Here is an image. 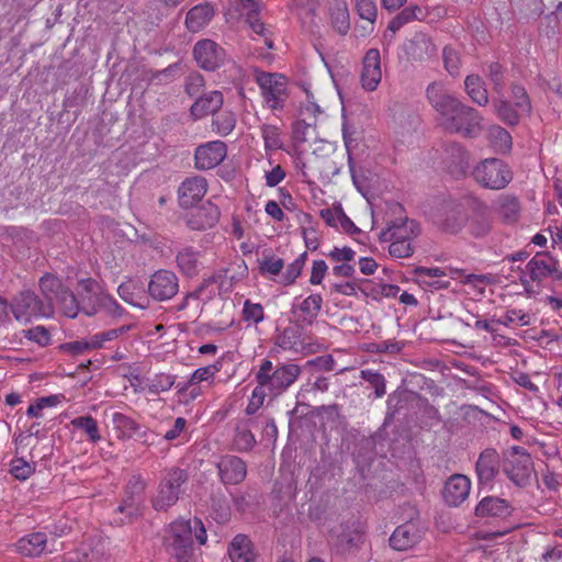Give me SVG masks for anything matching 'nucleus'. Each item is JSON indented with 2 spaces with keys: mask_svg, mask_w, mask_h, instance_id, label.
<instances>
[{
  "mask_svg": "<svg viewBox=\"0 0 562 562\" xmlns=\"http://www.w3.org/2000/svg\"><path fill=\"white\" fill-rule=\"evenodd\" d=\"M426 98L438 125L452 134L476 137L482 131V116L474 108L464 104L442 81H432L426 88Z\"/></svg>",
  "mask_w": 562,
  "mask_h": 562,
  "instance_id": "1",
  "label": "nucleus"
},
{
  "mask_svg": "<svg viewBox=\"0 0 562 562\" xmlns=\"http://www.w3.org/2000/svg\"><path fill=\"white\" fill-rule=\"evenodd\" d=\"M193 538L205 544L207 536L201 519H179L170 525L166 546L169 554L177 562H189L193 554Z\"/></svg>",
  "mask_w": 562,
  "mask_h": 562,
  "instance_id": "2",
  "label": "nucleus"
},
{
  "mask_svg": "<svg viewBox=\"0 0 562 562\" xmlns=\"http://www.w3.org/2000/svg\"><path fill=\"white\" fill-rule=\"evenodd\" d=\"M302 368L294 362L273 363L262 359L255 372V381L268 390L270 396H279L286 392L299 379Z\"/></svg>",
  "mask_w": 562,
  "mask_h": 562,
  "instance_id": "3",
  "label": "nucleus"
},
{
  "mask_svg": "<svg viewBox=\"0 0 562 562\" xmlns=\"http://www.w3.org/2000/svg\"><path fill=\"white\" fill-rule=\"evenodd\" d=\"M189 481L187 470L179 467L165 469L157 486L156 495L151 498L155 510L166 512L177 504L186 492Z\"/></svg>",
  "mask_w": 562,
  "mask_h": 562,
  "instance_id": "4",
  "label": "nucleus"
},
{
  "mask_svg": "<svg viewBox=\"0 0 562 562\" xmlns=\"http://www.w3.org/2000/svg\"><path fill=\"white\" fill-rule=\"evenodd\" d=\"M472 175L481 187L490 190H502L513 180L510 167L498 158H486L480 161Z\"/></svg>",
  "mask_w": 562,
  "mask_h": 562,
  "instance_id": "5",
  "label": "nucleus"
},
{
  "mask_svg": "<svg viewBox=\"0 0 562 562\" xmlns=\"http://www.w3.org/2000/svg\"><path fill=\"white\" fill-rule=\"evenodd\" d=\"M146 481L140 475H133L126 483L121 504L116 512L124 515L120 519L122 524L132 522L143 515L145 503Z\"/></svg>",
  "mask_w": 562,
  "mask_h": 562,
  "instance_id": "6",
  "label": "nucleus"
},
{
  "mask_svg": "<svg viewBox=\"0 0 562 562\" xmlns=\"http://www.w3.org/2000/svg\"><path fill=\"white\" fill-rule=\"evenodd\" d=\"M14 318L21 323L49 317L54 313L48 302H43L35 292L25 290L18 293L10 303Z\"/></svg>",
  "mask_w": 562,
  "mask_h": 562,
  "instance_id": "7",
  "label": "nucleus"
},
{
  "mask_svg": "<svg viewBox=\"0 0 562 562\" xmlns=\"http://www.w3.org/2000/svg\"><path fill=\"white\" fill-rule=\"evenodd\" d=\"M532 465L531 456L525 448L515 446L504 453L503 471L506 476L518 486L528 484Z\"/></svg>",
  "mask_w": 562,
  "mask_h": 562,
  "instance_id": "8",
  "label": "nucleus"
},
{
  "mask_svg": "<svg viewBox=\"0 0 562 562\" xmlns=\"http://www.w3.org/2000/svg\"><path fill=\"white\" fill-rule=\"evenodd\" d=\"M261 95L272 110H282L288 99V80L284 76L261 71L256 77Z\"/></svg>",
  "mask_w": 562,
  "mask_h": 562,
  "instance_id": "9",
  "label": "nucleus"
},
{
  "mask_svg": "<svg viewBox=\"0 0 562 562\" xmlns=\"http://www.w3.org/2000/svg\"><path fill=\"white\" fill-rule=\"evenodd\" d=\"M521 283L527 286L529 281L541 282L551 277L554 280H562V271L558 269V261L547 252H539L526 265Z\"/></svg>",
  "mask_w": 562,
  "mask_h": 562,
  "instance_id": "10",
  "label": "nucleus"
},
{
  "mask_svg": "<svg viewBox=\"0 0 562 562\" xmlns=\"http://www.w3.org/2000/svg\"><path fill=\"white\" fill-rule=\"evenodd\" d=\"M147 291L155 302L169 301L179 292V279L173 271L160 269L151 274Z\"/></svg>",
  "mask_w": 562,
  "mask_h": 562,
  "instance_id": "11",
  "label": "nucleus"
},
{
  "mask_svg": "<svg viewBox=\"0 0 562 562\" xmlns=\"http://www.w3.org/2000/svg\"><path fill=\"white\" fill-rule=\"evenodd\" d=\"M193 56L202 69L214 71L224 64L225 50L214 41L205 38L194 45Z\"/></svg>",
  "mask_w": 562,
  "mask_h": 562,
  "instance_id": "12",
  "label": "nucleus"
},
{
  "mask_svg": "<svg viewBox=\"0 0 562 562\" xmlns=\"http://www.w3.org/2000/svg\"><path fill=\"white\" fill-rule=\"evenodd\" d=\"M423 537L424 528L412 519L396 527L389 541L394 550L405 551L416 546Z\"/></svg>",
  "mask_w": 562,
  "mask_h": 562,
  "instance_id": "13",
  "label": "nucleus"
},
{
  "mask_svg": "<svg viewBox=\"0 0 562 562\" xmlns=\"http://www.w3.org/2000/svg\"><path fill=\"white\" fill-rule=\"evenodd\" d=\"M227 155V146L222 140H213L200 145L195 149V168L199 170H209L218 166Z\"/></svg>",
  "mask_w": 562,
  "mask_h": 562,
  "instance_id": "14",
  "label": "nucleus"
},
{
  "mask_svg": "<svg viewBox=\"0 0 562 562\" xmlns=\"http://www.w3.org/2000/svg\"><path fill=\"white\" fill-rule=\"evenodd\" d=\"M402 49L409 61H425L437 53V47L429 36L417 32L411 38L405 41Z\"/></svg>",
  "mask_w": 562,
  "mask_h": 562,
  "instance_id": "15",
  "label": "nucleus"
},
{
  "mask_svg": "<svg viewBox=\"0 0 562 562\" xmlns=\"http://www.w3.org/2000/svg\"><path fill=\"white\" fill-rule=\"evenodd\" d=\"M220 480L225 485L241 483L247 475L246 462L236 456L226 454L216 463Z\"/></svg>",
  "mask_w": 562,
  "mask_h": 562,
  "instance_id": "16",
  "label": "nucleus"
},
{
  "mask_svg": "<svg viewBox=\"0 0 562 562\" xmlns=\"http://www.w3.org/2000/svg\"><path fill=\"white\" fill-rule=\"evenodd\" d=\"M207 191L206 179L201 176L189 177L181 182L178 189L179 204L183 209L192 207L202 200Z\"/></svg>",
  "mask_w": 562,
  "mask_h": 562,
  "instance_id": "17",
  "label": "nucleus"
},
{
  "mask_svg": "<svg viewBox=\"0 0 562 562\" xmlns=\"http://www.w3.org/2000/svg\"><path fill=\"white\" fill-rule=\"evenodd\" d=\"M221 216L218 207L206 201L187 215V225L193 231H204L216 225Z\"/></svg>",
  "mask_w": 562,
  "mask_h": 562,
  "instance_id": "18",
  "label": "nucleus"
},
{
  "mask_svg": "<svg viewBox=\"0 0 562 562\" xmlns=\"http://www.w3.org/2000/svg\"><path fill=\"white\" fill-rule=\"evenodd\" d=\"M420 234L419 224L405 217L400 218L387 225V227L380 233L379 239L381 241L386 240H406L412 241Z\"/></svg>",
  "mask_w": 562,
  "mask_h": 562,
  "instance_id": "19",
  "label": "nucleus"
},
{
  "mask_svg": "<svg viewBox=\"0 0 562 562\" xmlns=\"http://www.w3.org/2000/svg\"><path fill=\"white\" fill-rule=\"evenodd\" d=\"M467 222L464 206L454 201L445 202L440 210L438 223L445 232L456 234Z\"/></svg>",
  "mask_w": 562,
  "mask_h": 562,
  "instance_id": "20",
  "label": "nucleus"
},
{
  "mask_svg": "<svg viewBox=\"0 0 562 562\" xmlns=\"http://www.w3.org/2000/svg\"><path fill=\"white\" fill-rule=\"evenodd\" d=\"M470 490L471 482L465 475L453 474L445 484L442 497L447 505L457 507L468 498Z\"/></svg>",
  "mask_w": 562,
  "mask_h": 562,
  "instance_id": "21",
  "label": "nucleus"
},
{
  "mask_svg": "<svg viewBox=\"0 0 562 562\" xmlns=\"http://www.w3.org/2000/svg\"><path fill=\"white\" fill-rule=\"evenodd\" d=\"M382 78L381 57L376 48H370L363 58V69L361 72L362 87L368 91L376 89Z\"/></svg>",
  "mask_w": 562,
  "mask_h": 562,
  "instance_id": "22",
  "label": "nucleus"
},
{
  "mask_svg": "<svg viewBox=\"0 0 562 562\" xmlns=\"http://www.w3.org/2000/svg\"><path fill=\"white\" fill-rule=\"evenodd\" d=\"M47 543V535L42 531H36L20 538L15 543V548L23 557L37 558L48 552Z\"/></svg>",
  "mask_w": 562,
  "mask_h": 562,
  "instance_id": "23",
  "label": "nucleus"
},
{
  "mask_svg": "<svg viewBox=\"0 0 562 562\" xmlns=\"http://www.w3.org/2000/svg\"><path fill=\"white\" fill-rule=\"evenodd\" d=\"M80 291H79V303L80 311L88 316H93L97 313L101 312V305H99L100 296L103 292H98V283L92 279H83L79 282Z\"/></svg>",
  "mask_w": 562,
  "mask_h": 562,
  "instance_id": "24",
  "label": "nucleus"
},
{
  "mask_svg": "<svg viewBox=\"0 0 562 562\" xmlns=\"http://www.w3.org/2000/svg\"><path fill=\"white\" fill-rule=\"evenodd\" d=\"M493 98L492 104L497 117L508 126H517L521 117L529 115L525 111H518L517 105L510 100L506 99L504 94H497Z\"/></svg>",
  "mask_w": 562,
  "mask_h": 562,
  "instance_id": "25",
  "label": "nucleus"
},
{
  "mask_svg": "<svg viewBox=\"0 0 562 562\" xmlns=\"http://www.w3.org/2000/svg\"><path fill=\"white\" fill-rule=\"evenodd\" d=\"M224 98L220 91H210L199 97L191 105L190 112L194 119H202L215 114L223 105Z\"/></svg>",
  "mask_w": 562,
  "mask_h": 562,
  "instance_id": "26",
  "label": "nucleus"
},
{
  "mask_svg": "<svg viewBox=\"0 0 562 562\" xmlns=\"http://www.w3.org/2000/svg\"><path fill=\"white\" fill-rule=\"evenodd\" d=\"M499 469V456L495 449H485L481 452L476 462V473L481 483H490L494 480Z\"/></svg>",
  "mask_w": 562,
  "mask_h": 562,
  "instance_id": "27",
  "label": "nucleus"
},
{
  "mask_svg": "<svg viewBox=\"0 0 562 562\" xmlns=\"http://www.w3.org/2000/svg\"><path fill=\"white\" fill-rule=\"evenodd\" d=\"M214 16V9L209 2L200 3L191 8L186 15V26L192 32L196 33L203 30L212 21Z\"/></svg>",
  "mask_w": 562,
  "mask_h": 562,
  "instance_id": "28",
  "label": "nucleus"
},
{
  "mask_svg": "<svg viewBox=\"0 0 562 562\" xmlns=\"http://www.w3.org/2000/svg\"><path fill=\"white\" fill-rule=\"evenodd\" d=\"M495 211L503 222L507 224L516 223L520 217V201L516 195L502 194L495 201Z\"/></svg>",
  "mask_w": 562,
  "mask_h": 562,
  "instance_id": "29",
  "label": "nucleus"
},
{
  "mask_svg": "<svg viewBox=\"0 0 562 562\" xmlns=\"http://www.w3.org/2000/svg\"><path fill=\"white\" fill-rule=\"evenodd\" d=\"M510 514V506L507 501L487 496L484 497L475 507V515L477 517H506Z\"/></svg>",
  "mask_w": 562,
  "mask_h": 562,
  "instance_id": "30",
  "label": "nucleus"
},
{
  "mask_svg": "<svg viewBox=\"0 0 562 562\" xmlns=\"http://www.w3.org/2000/svg\"><path fill=\"white\" fill-rule=\"evenodd\" d=\"M176 261L179 270L184 276L192 278L199 273L202 266L201 252L193 247H184L178 251Z\"/></svg>",
  "mask_w": 562,
  "mask_h": 562,
  "instance_id": "31",
  "label": "nucleus"
},
{
  "mask_svg": "<svg viewBox=\"0 0 562 562\" xmlns=\"http://www.w3.org/2000/svg\"><path fill=\"white\" fill-rule=\"evenodd\" d=\"M323 306V297L321 294H311L305 297L299 305L293 304V313L300 312V318L303 323L312 325L317 318Z\"/></svg>",
  "mask_w": 562,
  "mask_h": 562,
  "instance_id": "32",
  "label": "nucleus"
},
{
  "mask_svg": "<svg viewBox=\"0 0 562 562\" xmlns=\"http://www.w3.org/2000/svg\"><path fill=\"white\" fill-rule=\"evenodd\" d=\"M112 423L114 428L121 432V438H132L136 435L138 438L146 441L145 438L148 434V430H140L139 424H137L133 418L116 412L112 415Z\"/></svg>",
  "mask_w": 562,
  "mask_h": 562,
  "instance_id": "33",
  "label": "nucleus"
},
{
  "mask_svg": "<svg viewBox=\"0 0 562 562\" xmlns=\"http://www.w3.org/2000/svg\"><path fill=\"white\" fill-rule=\"evenodd\" d=\"M464 88L471 100L479 106H485L490 99L485 82L479 75H469L464 80Z\"/></svg>",
  "mask_w": 562,
  "mask_h": 562,
  "instance_id": "34",
  "label": "nucleus"
},
{
  "mask_svg": "<svg viewBox=\"0 0 562 562\" xmlns=\"http://www.w3.org/2000/svg\"><path fill=\"white\" fill-rule=\"evenodd\" d=\"M40 290L43 295L42 301L48 302L50 307L54 308L56 299L63 293L66 288L60 279L53 274H45L40 279Z\"/></svg>",
  "mask_w": 562,
  "mask_h": 562,
  "instance_id": "35",
  "label": "nucleus"
},
{
  "mask_svg": "<svg viewBox=\"0 0 562 562\" xmlns=\"http://www.w3.org/2000/svg\"><path fill=\"white\" fill-rule=\"evenodd\" d=\"M487 139L491 146L495 149V151L499 154H506L512 150V135L506 128L499 125L490 126V128L487 130Z\"/></svg>",
  "mask_w": 562,
  "mask_h": 562,
  "instance_id": "36",
  "label": "nucleus"
},
{
  "mask_svg": "<svg viewBox=\"0 0 562 562\" xmlns=\"http://www.w3.org/2000/svg\"><path fill=\"white\" fill-rule=\"evenodd\" d=\"M232 562H254L250 540L245 535H237L228 550Z\"/></svg>",
  "mask_w": 562,
  "mask_h": 562,
  "instance_id": "37",
  "label": "nucleus"
},
{
  "mask_svg": "<svg viewBox=\"0 0 562 562\" xmlns=\"http://www.w3.org/2000/svg\"><path fill=\"white\" fill-rule=\"evenodd\" d=\"M254 424V420L248 423H239L235 428V435L233 438V448L238 452H247L254 448L256 445V439L252 432L250 431V426Z\"/></svg>",
  "mask_w": 562,
  "mask_h": 562,
  "instance_id": "38",
  "label": "nucleus"
},
{
  "mask_svg": "<svg viewBox=\"0 0 562 562\" xmlns=\"http://www.w3.org/2000/svg\"><path fill=\"white\" fill-rule=\"evenodd\" d=\"M329 390V378L323 374H315L314 372L310 373V376L306 381L300 386L296 397L300 400H305L306 396L311 393H325Z\"/></svg>",
  "mask_w": 562,
  "mask_h": 562,
  "instance_id": "39",
  "label": "nucleus"
},
{
  "mask_svg": "<svg viewBox=\"0 0 562 562\" xmlns=\"http://www.w3.org/2000/svg\"><path fill=\"white\" fill-rule=\"evenodd\" d=\"M257 262L262 276H278L284 267L283 259L277 257L271 249H265Z\"/></svg>",
  "mask_w": 562,
  "mask_h": 562,
  "instance_id": "40",
  "label": "nucleus"
},
{
  "mask_svg": "<svg viewBox=\"0 0 562 562\" xmlns=\"http://www.w3.org/2000/svg\"><path fill=\"white\" fill-rule=\"evenodd\" d=\"M236 122L235 113L224 110L214 114L212 120V130L221 136H227L234 131Z\"/></svg>",
  "mask_w": 562,
  "mask_h": 562,
  "instance_id": "41",
  "label": "nucleus"
},
{
  "mask_svg": "<svg viewBox=\"0 0 562 562\" xmlns=\"http://www.w3.org/2000/svg\"><path fill=\"white\" fill-rule=\"evenodd\" d=\"M71 425L74 428L81 430L89 441L95 443L101 440L98 423L90 415L74 418Z\"/></svg>",
  "mask_w": 562,
  "mask_h": 562,
  "instance_id": "42",
  "label": "nucleus"
},
{
  "mask_svg": "<svg viewBox=\"0 0 562 562\" xmlns=\"http://www.w3.org/2000/svg\"><path fill=\"white\" fill-rule=\"evenodd\" d=\"M330 22L340 34L346 35L350 29L349 12L346 4H337L330 9Z\"/></svg>",
  "mask_w": 562,
  "mask_h": 562,
  "instance_id": "43",
  "label": "nucleus"
},
{
  "mask_svg": "<svg viewBox=\"0 0 562 562\" xmlns=\"http://www.w3.org/2000/svg\"><path fill=\"white\" fill-rule=\"evenodd\" d=\"M79 302L80 301L68 288H65L63 293H60V295L55 301V303L59 304L63 313L70 318H75L80 312Z\"/></svg>",
  "mask_w": 562,
  "mask_h": 562,
  "instance_id": "44",
  "label": "nucleus"
},
{
  "mask_svg": "<svg viewBox=\"0 0 562 562\" xmlns=\"http://www.w3.org/2000/svg\"><path fill=\"white\" fill-rule=\"evenodd\" d=\"M276 344L283 350H300V333L294 327L284 328L276 338Z\"/></svg>",
  "mask_w": 562,
  "mask_h": 562,
  "instance_id": "45",
  "label": "nucleus"
},
{
  "mask_svg": "<svg viewBox=\"0 0 562 562\" xmlns=\"http://www.w3.org/2000/svg\"><path fill=\"white\" fill-rule=\"evenodd\" d=\"M241 319L248 325H258L265 319V310L260 303L246 300L241 310Z\"/></svg>",
  "mask_w": 562,
  "mask_h": 562,
  "instance_id": "46",
  "label": "nucleus"
},
{
  "mask_svg": "<svg viewBox=\"0 0 562 562\" xmlns=\"http://www.w3.org/2000/svg\"><path fill=\"white\" fill-rule=\"evenodd\" d=\"M360 378L374 389V396L380 398L386 393L385 378L378 371L364 369L360 371Z\"/></svg>",
  "mask_w": 562,
  "mask_h": 562,
  "instance_id": "47",
  "label": "nucleus"
},
{
  "mask_svg": "<svg viewBox=\"0 0 562 562\" xmlns=\"http://www.w3.org/2000/svg\"><path fill=\"white\" fill-rule=\"evenodd\" d=\"M218 371H220V367L216 366V364L206 366V367H202V368L196 369L192 373V375L189 379V381L186 382L182 386L179 387V392L180 393H186V391L190 386H193V385H195V384H198L199 382H202V381H209Z\"/></svg>",
  "mask_w": 562,
  "mask_h": 562,
  "instance_id": "48",
  "label": "nucleus"
},
{
  "mask_svg": "<svg viewBox=\"0 0 562 562\" xmlns=\"http://www.w3.org/2000/svg\"><path fill=\"white\" fill-rule=\"evenodd\" d=\"M9 472L14 479L25 481L35 472V464L27 462L23 458H14L10 462Z\"/></svg>",
  "mask_w": 562,
  "mask_h": 562,
  "instance_id": "49",
  "label": "nucleus"
},
{
  "mask_svg": "<svg viewBox=\"0 0 562 562\" xmlns=\"http://www.w3.org/2000/svg\"><path fill=\"white\" fill-rule=\"evenodd\" d=\"M510 101L517 105L518 111H525L528 114L531 113V101L525 87L519 83H513L510 86Z\"/></svg>",
  "mask_w": 562,
  "mask_h": 562,
  "instance_id": "50",
  "label": "nucleus"
},
{
  "mask_svg": "<svg viewBox=\"0 0 562 562\" xmlns=\"http://www.w3.org/2000/svg\"><path fill=\"white\" fill-rule=\"evenodd\" d=\"M492 228V221L485 214H476L472 216L469 223V231L472 236L481 238L486 236Z\"/></svg>",
  "mask_w": 562,
  "mask_h": 562,
  "instance_id": "51",
  "label": "nucleus"
},
{
  "mask_svg": "<svg viewBox=\"0 0 562 562\" xmlns=\"http://www.w3.org/2000/svg\"><path fill=\"white\" fill-rule=\"evenodd\" d=\"M60 349L71 356H79L95 350L92 340H90V335L78 340L65 342L60 345Z\"/></svg>",
  "mask_w": 562,
  "mask_h": 562,
  "instance_id": "52",
  "label": "nucleus"
},
{
  "mask_svg": "<svg viewBox=\"0 0 562 562\" xmlns=\"http://www.w3.org/2000/svg\"><path fill=\"white\" fill-rule=\"evenodd\" d=\"M484 74L493 85V91L497 94H502L505 87L504 81V69L498 63H491L484 70Z\"/></svg>",
  "mask_w": 562,
  "mask_h": 562,
  "instance_id": "53",
  "label": "nucleus"
},
{
  "mask_svg": "<svg viewBox=\"0 0 562 562\" xmlns=\"http://www.w3.org/2000/svg\"><path fill=\"white\" fill-rule=\"evenodd\" d=\"M336 361L331 355L319 356L306 361L305 368L310 373L321 374V372H330L335 370Z\"/></svg>",
  "mask_w": 562,
  "mask_h": 562,
  "instance_id": "54",
  "label": "nucleus"
},
{
  "mask_svg": "<svg viewBox=\"0 0 562 562\" xmlns=\"http://www.w3.org/2000/svg\"><path fill=\"white\" fill-rule=\"evenodd\" d=\"M261 136L267 149L276 150L282 147L279 127L270 124H263L261 126Z\"/></svg>",
  "mask_w": 562,
  "mask_h": 562,
  "instance_id": "55",
  "label": "nucleus"
},
{
  "mask_svg": "<svg viewBox=\"0 0 562 562\" xmlns=\"http://www.w3.org/2000/svg\"><path fill=\"white\" fill-rule=\"evenodd\" d=\"M530 315L528 313H525L521 310H508L505 315L497 319L496 322L498 324H502L504 326H510V325H518V326H527L530 324Z\"/></svg>",
  "mask_w": 562,
  "mask_h": 562,
  "instance_id": "56",
  "label": "nucleus"
},
{
  "mask_svg": "<svg viewBox=\"0 0 562 562\" xmlns=\"http://www.w3.org/2000/svg\"><path fill=\"white\" fill-rule=\"evenodd\" d=\"M269 395L268 390L261 384H258L252 390L249 403L245 409L246 414L251 416L255 415L260 407L263 405L266 397Z\"/></svg>",
  "mask_w": 562,
  "mask_h": 562,
  "instance_id": "57",
  "label": "nucleus"
},
{
  "mask_svg": "<svg viewBox=\"0 0 562 562\" xmlns=\"http://www.w3.org/2000/svg\"><path fill=\"white\" fill-rule=\"evenodd\" d=\"M175 384V378L170 374L159 373L156 374L148 383V391L151 394H159L166 392Z\"/></svg>",
  "mask_w": 562,
  "mask_h": 562,
  "instance_id": "58",
  "label": "nucleus"
},
{
  "mask_svg": "<svg viewBox=\"0 0 562 562\" xmlns=\"http://www.w3.org/2000/svg\"><path fill=\"white\" fill-rule=\"evenodd\" d=\"M442 59H443V65H445L446 70L451 76L459 75L460 56L454 48H452L450 46H446L442 50Z\"/></svg>",
  "mask_w": 562,
  "mask_h": 562,
  "instance_id": "59",
  "label": "nucleus"
},
{
  "mask_svg": "<svg viewBox=\"0 0 562 562\" xmlns=\"http://www.w3.org/2000/svg\"><path fill=\"white\" fill-rule=\"evenodd\" d=\"M356 11L362 20L372 24L376 20L378 8L374 0H356Z\"/></svg>",
  "mask_w": 562,
  "mask_h": 562,
  "instance_id": "60",
  "label": "nucleus"
},
{
  "mask_svg": "<svg viewBox=\"0 0 562 562\" xmlns=\"http://www.w3.org/2000/svg\"><path fill=\"white\" fill-rule=\"evenodd\" d=\"M389 254L394 258H408L414 254L412 241L406 240H389Z\"/></svg>",
  "mask_w": 562,
  "mask_h": 562,
  "instance_id": "61",
  "label": "nucleus"
},
{
  "mask_svg": "<svg viewBox=\"0 0 562 562\" xmlns=\"http://www.w3.org/2000/svg\"><path fill=\"white\" fill-rule=\"evenodd\" d=\"M98 302L101 305V311L105 312L109 316L116 318L122 316L123 307L111 295L103 293Z\"/></svg>",
  "mask_w": 562,
  "mask_h": 562,
  "instance_id": "62",
  "label": "nucleus"
},
{
  "mask_svg": "<svg viewBox=\"0 0 562 562\" xmlns=\"http://www.w3.org/2000/svg\"><path fill=\"white\" fill-rule=\"evenodd\" d=\"M306 252L301 254L288 268L283 274L284 283L292 284L301 274L302 269L305 265Z\"/></svg>",
  "mask_w": 562,
  "mask_h": 562,
  "instance_id": "63",
  "label": "nucleus"
},
{
  "mask_svg": "<svg viewBox=\"0 0 562 562\" xmlns=\"http://www.w3.org/2000/svg\"><path fill=\"white\" fill-rule=\"evenodd\" d=\"M25 337L32 341L37 342L40 346H47L50 341L48 330L43 326H36L24 331Z\"/></svg>",
  "mask_w": 562,
  "mask_h": 562,
  "instance_id": "64",
  "label": "nucleus"
}]
</instances>
